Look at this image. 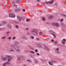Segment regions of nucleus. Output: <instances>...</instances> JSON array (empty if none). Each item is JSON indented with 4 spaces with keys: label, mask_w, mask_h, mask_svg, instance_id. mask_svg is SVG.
I'll return each mask as SVG.
<instances>
[{
    "label": "nucleus",
    "mask_w": 66,
    "mask_h": 66,
    "mask_svg": "<svg viewBox=\"0 0 66 66\" xmlns=\"http://www.w3.org/2000/svg\"><path fill=\"white\" fill-rule=\"evenodd\" d=\"M35 63H37L38 62V61L37 60H35Z\"/></svg>",
    "instance_id": "49"
},
{
    "label": "nucleus",
    "mask_w": 66,
    "mask_h": 66,
    "mask_svg": "<svg viewBox=\"0 0 66 66\" xmlns=\"http://www.w3.org/2000/svg\"><path fill=\"white\" fill-rule=\"evenodd\" d=\"M39 39L37 38H36V40H39Z\"/></svg>",
    "instance_id": "45"
},
{
    "label": "nucleus",
    "mask_w": 66,
    "mask_h": 66,
    "mask_svg": "<svg viewBox=\"0 0 66 66\" xmlns=\"http://www.w3.org/2000/svg\"><path fill=\"white\" fill-rule=\"evenodd\" d=\"M10 51H14L13 50H10Z\"/></svg>",
    "instance_id": "48"
},
{
    "label": "nucleus",
    "mask_w": 66,
    "mask_h": 66,
    "mask_svg": "<svg viewBox=\"0 0 66 66\" xmlns=\"http://www.w3.org/2000/svg\"><path fill=\"white\" fill-rule=\"evenodd\" d=\"M30 20H31L30 19H27L26 20V21H29Z\"/></svg>",
    "instance_id": "27"
},
{
    "label": "nucleus",
    "mask_w": 66,
    "mask_h": 66,
    "mask_svg": "<svg viewBox=\"0 0 66 66\" xmlns=\"http://www.w3.org/2000/svg\"><path fill=\"white\" fill-rule=\"evenodd\" d=\"M35 52H38V51L37 50H36L35 51Z\"/></svg>",
    "instance_id": "51"
},
{
    "label": "nucleus",
    "mask_w": 66,
    "mask_h": 66,
    "mask_svg": "<svg viewBox=\"0 0 66 66\" xmlns=\"http://www.w3.org/2000/svg\"><path fill=\"white\" fill-rule=\"evenodd\" d=\"M17 17L18 19L19 20V21H20L21 20V19H22V17H20L19 16H17Z\"/></svg>",
    "instance_id": "9"
},
{
    "label": "nucleus",
    "mask_w": 66,
    "mask_h": 66,
    "mask_svg": "<svg viewBox=\"0 0 66 66\" xmlns=\"http://www.w3.org/2000/svg\"><path fill=\"white\" fill-rule=\"evenodd\" d=\"M54 43V45H56L57 44V41H55Z\"/></svg>",
    "instance_id": "29"
},
{
    "label": "nucleus",
    "mask_w": 66,
    "mask_h": 66,
    "mask_svg": "<svg viewBox=\"0 0 66 66\" xmlns=\"http://www.w3.org/2000/svg\"><path fill=\"white\" fill-rule=\"evenodd\" d=\"M34 35H37V33H36L34 32Z\"/></svg>",
    "instance_id": "47"
},
{
    "label": "nucleus",
    "mask_w": 66,
    "mask_h": 66,
    "mask_svg": "<svg viewBox=\"0 0 66 66\" xmlns=\"http://www.w3.org/2000/svg\"><path fill=\"white\" fill-rule=\"evenodd\" d=\"M51 41L52 42H53V43L54 42V40H52Z\"/></svg>",
    "instance_id": "57"
},
{
    "label": "nucleus",
    "mask_w": 66,
    "mask_h": 66,
    "mask_svg": "<svg viewBox=\"0 0 66 66\" xmlns=\"http://www.w3.org/2000/svg\"><path fill=\"white\" fill-rule=\"evenodd\" d=\"M30 52H31V53H33V54L34 53V52H33L32 51H30Z\"/></svg>",
    "instance_id": "35"
},
{
    "label": "nucleus",
    "mask_w": 66,
    "mask_h": 66,
    "mask_svg": "<svg viewBox=\"0 0 66 66\" xmlns=\"http://www.w3.org/2000/svg\"><path fill=\"white\" fill-rule=\"evenodd\" d=\"M62 42H66V39H62Z\"/></svg>",
    "instance_id": "26"
},
{
    "label": "nucleus",
    "mask_w": 66,
    "mask_h": 66,
    "mask_svg": "<svg viewBox=\"0 0 66 66\" xmlns=\"http://www.w3.org/2000/svg\"><path fill=\"white\" fill-rule=\"evenodd\" d=\"M52 34V35H54V37L55 38L56 36L55 35H54V34Z\"/></svg>",
    "instance_id": "39"
},
{
    "label": "nucleus",
    "mask_w": 66,
    "mask_h": 66,
    "mask_svg": "<svg viewBox=\"0 0 66 66\" xmlns=\"http://www.w3.org/2000/svg\"><path fill=\"white\" fill-rule=\"evenodd\" d=\"M15 27H16V28H17V29H18V26L17 25Z\"/></svg>",
    "instance_id": "44"
},
{
    "label": "nucleus",
    "mask_w": 66,
    "mask_h": 66,
    "mask_svg": "<svg viewBox=\"0 0 66 66\" xmlns=\"http://www.w3.org/2000/svg\"><path fill=\"white\" fill-rule=\"evenodd\" d=\"M22 38L23 39H27V38L26 37H24L23 36L22 37Z\"/></svg>",
    "instance_id": "16"
},
{
    "label": "nucleus",
    "mask_w": 66,
    "mask_h": 66,
    "mask_svg": "<svg viewBox=\"0 0 66 66\" xmlns=\"http://www.w3.org/2000/svg\"><path fill=\"white\" fill-rule=\"evenodd\" d=\"M37 55H39V54L38 53H37Z\"/></svg>",
    "instance_id": "59"
},
{
    "label": "nucleus",
    "mask_w": 66,
    "mask_h": 66,
    "mask_svg": "<svg viewBox=\"0 0 66 66\" xmlns=\"http://www.w3.org/2000/svg\"><path fill=\"white\" fill-rule=\"evenodd\" d=\"M16 52H20V50H16Z\"/></svg>",
    "instance_id": "30"
},
{
    "label": "nucleus",
    "mask_w": 66,
    "mask_h": 66,
    "mask_svg": "<svg viewBox=\"0 0 66 66\" xmlns=\"http://www.w3.org/2000/svg\"><path fill=\"white\" fill-rule=\"evenodd\" d=\"M55 51L56 53H57V54H59L60 52H59V48H57L55 50Z\"/></svg>",
    "instance_id": "6"
},
{
    "label": "nucleus",
    "mask_w": 66,
    "mask_h": 66,
    "mask_svg": "<svg viewBox=\"0 0 66 66\" xmlns=\"http://www.w3.org/2000/svg\"><path fill=\"white\" fill-rule=\"evenodd\" d=\"M38 46L39 47V48H42V45H39V44H38Z\"/></svg>",
    "instance_id": "23"
},
{
    "label": "nucleus",
    "mask_w": 66,
    "mask_h": 66,
    "mask_svg": "<svg viewBox=\"0 0 66 66\" xmlns=\"http://www.w3.org/2000/svg\"><path fill=\"white\" fill-rule=\"evenodd\" d=\"M49 38H47L46 39H45V40H49Z\"/></svg>",
    "instance_id": "33"
},
{
    "label": "nucleus",
    "mask_w": 66,
    "mask_h": 66,
    "mask_svg": "<svg viewBox=\"0 0 66 66\" xmlns=\"http://www.w3.org/2000/svg\"><path fill=\"white\" fill-rule=\"evenodd\" d=\"M51 62L52 63H57L56 61H54L53 60H52Z\"/></svg>",
    "instance_id": "19"
},
{
    "label": "nucleus",
    "mask_w": 66,
    "mask_h": 66,
    "mask_svg": "<svg viewBox=\"0 0 66 66\" xmlns=\"http://www.w3.org/2000/svg\"><path fill=\"white\" fill-rule=\"evenodd\" d=\"M53 25L54 26H56L57 27H60V25H59V24L57 23H53Z\"/></svg>",
    "instance_id": "4"
},
{
    "label": "nucleus",
    "mask_w": 66,
    "mask_h": 66,
    "mask_svg": "<svg viewBox=\"0 0 66 66\" xmlns=\"http://www.w3.org/2000/svg\"><path fill=\"white\" fill-rule=\"evenodd\" d=\"M18 44V42H16V43H15V44L16 45H17V44Z\"/></svg>",
    "instance_id": "58"
},
{
    "label": "nucleus",
    "mask_w": 66,
    "mask_h": 66,
    "mask_svg": "<svg viewBox=\"0 0 66 66\" xmlns=\"http://www.w3.org/2000/svg\"><path fill=\"white\" fill-rule=\"evenodd\" d=\"M6 38V37L5 36H3L2 38H1V39L2 40V39H4L5 38Z\"/></svg>",
    "instance_id": "15"
},
{
    "label": "nucleus",
    "mask_w": 66,
    "mask_h": 66,
    "mask_svg": "<svg viewBox=\"0 0 66 66\" xmlns=\"http://www.w3.org/2000/svg\"><path fill=\"white\" fill-rule=\"evenodd\" d=\"M2 30V28H0V31H1Z\"/></svg>",
    "instance_id": "64"
},
{
    "label": "nucleus",
    "mask_w": 66,
    "mask_h": 66,
    "mask_svg": "<svg viewBox=\"0 0 66 66\" xmlns=\"http://www.w3.org/2000/svg\"><path fill=\"white\" fill-rule=\"evenodd\" d=\"M53 17V16L52 15H51L49 17V19H52Z\"/></svg>",
    "instance_id": "21"
},
{
    "label": "nucleus",
    "mask_w": 66,
    "mask_h": 66,
    "mask_svg": "<svg viewBox=\"0 0 66 66\" xmlns=\"http://www.w3.org/2000/svg\"><path fill=\"white\" fill-rule=\"evenodd\" d=\"M26 34L28 35H30V34L29 32L27 33Z\"/></svg>",
    "instance_id": "31"
},
{
    "label": "nucleus",
    "mask_w": 66,
    "mask_h": 66,
    "mask_svg": "<svg viewBox=\"0 0 66 66\" xmlns=\"http://www.w3.org/2000/svg\"><path fill=\"white\" fill-rule=\"evenodd\" d=\"M25 30H29V28H26L25 29Z\"/></svg>",
    "instance_id": "53"
},
{
    "label": "nucleus",
    "mask_w": 66,
    "mask_h": 66,
    "mask_svg": "<svg viewBox=\"0 0 66 66\" xmlns=\"http://www.w3.org/2000/svg\"><path fill=\"white\" fill-rule=\"evenodd\" d=\"M39 34L40 35H42V32H40Z\"/></svg>",
    "instance_id": "46"
},
{
    "label": "nucleus",
    "mask_w": 66,
    "mask_h": 66,
    "mask_svg": "<svg viewBox=\"0 0 66 66\" xmlns=\"http://www.w3.org/2000/svg\"><path fill=\"white\" fill-rule=\"evenodd\" d=\"M65 42H64V41H62V44H63V45H64V44H65Z\"/></svg>",
    "instance_id": "28"
},
{
    "label": "nucleus",
    "mask_w": 66,
    "mask_h": 66,
    "mask_svg": "<svg viewBox=\"0 0 66 66\" xmlns=\"http://www.w3.org/2000/svg\"><path fill=\"white\" fill-rule=\"evenodd\" d=\"M27 61L29 62H31V61L29 60H27Z\"/></svg>",
    "instance_id": "32"
},
{
    "label": "nucleus",
    "mask_w": 66,
    "mask_h": 66,
    "mask_svg": "<svg viewBox=\"0 0 66 66\" xmlns=\"http://www.w3.org/2000/svg\"><path fill=\"white\" fill-rule=\"evenodd\" d=\"M8 39H11V37H9L8 38Z\"/></svg>",
    "instance_id": "55"
},
{
    "label": "nucleus",
    "mask_w": 66,
    "mask_h": 66,
    "mask_svg": "<svg viewBox=\"0 0 66 66\" xmlns=\"http://www.w3.org/2000/svg\"><path fill=\"white\" fill-rule=\"evenodd\" d=\"M22 19L23 20H24V18H22Z\"/></svg>",
    "instance_id": "63"
},
{
    "label": "nucleus",
    "mask_w": 66,
    "mask_h": 66,
    "mask_svg": "<svg viewBox=\"0 0 66 66\" xmlns=\"http://www.w3.org/2000/svg\"><path fill=\"white\" fill-rule=\"evenodd\" d=\"M9 15L10 17H15V15L13 13L9 14Z\"/></svg>",
    "instance_id": "2"
},
{
    "label": "nucleus",
    "mask_w": 66,
    "mask_h": 66,
    "mask_svg": "<svg viewBox=\"0 0 66 66\" xmlns=\"http://www.w3.org/2000/svg\"><path fill=\"white\" fill-rule=\"evenodd\" d=\"M61 25L62 26H64V24L63 23H61Z\"/></svg>",
    "instance_id": "40"
},
{
    "label": "nucleus",
    "mask_w": 66,
    "mask_h": 66,
    "mask_svg": "<svg viewBox=\"0 0 66 66\" xmlns=\"http://www.w3.org/2000/svg\"><path fill=\"white\" fill-rule=\"evenodd\" d=\"M7 26L9 28H12V26L10 24H8Z\"/></svg>",
    "instance_id": "13"
},
{
    "label": "nucleus",
    "mask_w": 66,
    "mask_h": 66,
    "mask_svg": "<svg viewBox=\"0 0 66 66\" xmlns=\"http://www.w3.org/2000/svg\"><path fill=\"white\" fill-rule=\"evenodd\" d=\"M6 23V22L5 21H3L2 22V24H5V23Z\"/></svg>",
    "instance_id": "17"
},
{
    "label": "nucleus",
    "mask_w": 66,
    "mask_h": 66,
    "mask_svg": "<svg viewBox=\"0 0 66 66\" xmlns=\"http://www.w3.org/2000/svg\"><path fill=\"white\" fill-rule=\"evenodd\" d=\"M22 11H23V12H25V9H23L22 10Z\"/></svg>",
    "instance_id": "56"
},
{
    "label": "nucleus",
    "mask_w": 66,
    "mask_h": 66,
    "mask_svg": "<svg viewBox=\"0 0 66 66\" xmlns=\"http://www.w3.org/2000/svg\"><path fill=\"white\" fill-rule=\"evenodd\" d=\"M45 49L46 50H47V51H49V49L48 48V47H47L46 46L45 47Z\"/></svg>",
    "instance_id": "14"
},
{
    "label": "nucleus",
    "mask_w": 66,
    "mask_h": 66,
    "mask_svg": "<svg viewBox=\"0 0 66 66\" xmlns=\"http://www.w3.org/2000/svg\"><path fill=\"white\" fill-rule=\"evenodd\" d=\"M38 2H39L40 1V0H37Z\"/></svg>",
    "instance_id": "61"
},
{
    "label": "nucleus",
    "mask_w": 66,
    "mask_h": 66,
    "mask_svg": "<svg viewBox=\"0 0 66 66\" xmlns=\"http://www.w3.org/2000/svg\"><path fill=\"white\" fill-rule=\"evenodd\" d=\"M16 2L18 3H19L20 2V0H16Z\"/></svg>",
    "instance_id": "22"
},
{
    "label": "nucleus",
    "mask_w": 66,
    "mask_h": 66,
    "mask_svg": "<svg viewBox=\"0 0 66 66\" xmlns=\"http://www.w3.org/2000/svg\"><path fill=\"white\" fill-rule=\"evenodd\" d=\"M14 50H18L19 49V47L18 46H14Z\"/></svg>",
    "instance_id": "8"
},
{
    "label": "nucleus",
    "mask_w": 66,
    "mask_h": 66,
    "mask_svg": "<svg viewBox=\"0 0 66 66\" xmlns=\"http://www.w3.org/2000/svg\"><path fill=\"white\" fill-rule=\"evenodd\" d=\"M60 14L62 15V16H64V17H66V15H65V14H63V13H61Z\"/></svg>",
    "instance_id": "12"
},
{
    "label": "nucleus",
    "mask_w": 66,
    "mask_h": 66,
    "mask_svg": "<svg viewBox=\"0 0 66 66\" xmlns=\"http://www.w3.org/2000/svg\"><path fill=\"white\" fill-rule=\"evenodd\" d=\"M30 32L32 34H34V32L33 30H31L30 31Z\"/></svg>",
    "instance_id": "11"
},
{
    "label": "nucleus",
    "mask_w": 66,
    "mask_h": 66,
    "mask_svg": "<svg viewBox=\"0 0 66 66\" xmlns=\"http://www.w3.org/2000/svg\"><path fill=\"white\" fill-rule=\"evenodd\" d=\"M42 19L43 20V21H44V20H45V18L44 17H43Z\"/></svg>",
    "instance_id": "41"
},
{
    "label": "nucleus",
    "mask_w": 66,
    "mask_h": 66,
    "mask_svg": "<svg viewBox=\"0 0 66 66\" xmlns=\"http://www.w3.org/2000/svg\"><path fill=\"white\" fill-rule=\"evenodd\" d=\"M63 20V19H62L60 20V21H62Z\"/></svg>",
    "instance_id": "54"
},
{
    "label": "nucleus",
    "mask_w": 66,
    "mask_h": 66,
    "mask_svg": "<svg viewBox=\"0 0 66 66\" xmlns=\"http://www.w3.org/2000/svg\"><path fill=\"white\" fill-rule=\"evenodd\" d=\"M15 48V46L14 45H11L10 46V49H14Z\"/></svg>",
    "instance_id": "7"
},
{
    "label": "nucleus",
    "mask_w": 66,
    "mask_h": 66,
    "mask_svg": "<svg viewBox=\"0 0 66 66\" xmlns=\"http://www.w3.org/2000/svg\"><path fill=\"white\" fill-rule=\"evenodd\" d=\"M11 3L13 6H14L15 7H17V5L15 4V1L12 2Z\"/></svg>",
    "instance_id": "3"
},
{
    "label": "nucleus",
    "mask_w": 66,
    "mask_h": 66,
    "mask_svg": "<svg viewBox=\"0 0 66 66\" xmlns=\"http://www.w3.org/2000/svg\"><path fill=\"white\" fill-rule=\"evenodd\" d=\"M30 48L31 49H32V50L33 49V48Z\"/></svg>",
    "instance_id": "62"
},
{
    "label": "nucleus",
    "mask_w": 66,
    "mask_h": 66,
    "mask_svg": "<svg viewBox=\"0 0 66 66\" xmlns=\"http://www.w3.org/2000/svg\"><path fill=\"white\" fill-rule=\"evenodd\" d=\"M17 12H19V11H20V9H17Z\"/></svg>",
    "instance_id": "34"
},
{
    "label": "nucleus",
    "mask_w": 66,
    "mask_h": 66,
    "mask_svg": "<svg viewBox=\"0 0 66 66\" xmlns=\"http://www.w3.org/2000/svg\"><path fill=\"white\" fill-rule=\"evenodd\" d=\"M49 32H50L51 33H54V31L52 30H50L49 31Z\"/></svg>",
    "instance_id": "25"
},
{
    "label": "nucleus",
    "mask_w": 66,
    "mask_h": 66,
    "mask_svg": "<svg viewBox=\"0 0 66 66\" xmlns=\"http://www.w3.org/2000/svg\"><path fill=\"white\" fill-rule=\"evenodd\" d=\"M48 63L50 64V65H51V66H52V65H53V64H52V63L51 62L49 61Z\"/></svg>",
    "instance_id": "20"
},
{
    "label": "nucleus",
    "mask_w": 66,
    "mask_h": 66,
    "mask_svg": "<svg viewBox=\"0 0 66 66\" xmlns=\"http://www.w3.org/2000/svg\"><path fill=\"white\" fill-rule=\"evenodd\" d=\"M7 58H8V62L6 63V64H10V62H10L12 59V57L10 55H6L5 57H4L3 58V60H4V61H5Z\"/></svg>",
    "instance_id": "1"
},
{
    "label": "nucleus",
    "mask_w": 66,
    "mask_h": 66,
    "mask_svg": "<svg viewBox=\"0 0 66 66\" xmlns=\"http://www.w3.org/2000/svg\"><path fill=\"white\" fill-rule=\"evenodd\" d=\"M54 2V0H52V1L50 2V4H51L52 3H53Z\"/></svg>",
    "instance_id": "24"
},
{
    "label": "nucleus",
    "mask_w": 66,
    "mask_h": 66,
    "mask_svg": "<svg viewBox=\"0 0 66 66\" xmlns=\"http://www.w3.org/2000/svg\"><path fill=\"white\" fill-rule=\"evenodd\" d=\"M31 38H32V39H33L34 38V37H33V36H32L31 37Z\"/></svg>",
    "instance_id": "50"
},
{
    "label": "nucleus",
    "mask_w": 66,
    "mask_h": 66,
    "mask_svg": "<svg viewBox=\"0 0 66 66\" xmlns=\"http://www.w3.org/2000/svg\"><path fill=\"white\" fill-rule=\"evenodd\" d=\"M33 30H34V33H35V32H37L38 31L37 29H33Z\"/></svg>",
    "instance_id": "18"
},
{
    "label": "nucleus",
    "mask_w": 66,
    "mask_h": 66,
    "mask_svg": "<svg viewBox=\"0 0 66 66\" xmlns=\"http://www.w3.org/2000/svg\"><path fill=\"white\" fill-rule=\"evenodd\" d=\"M29 56L31 57H32V58H34L35 57V56L31 54H30L29 55Z\"/></svg>",
    "instance_id": "10"
},
{
    "label": "nucleus",
    "mask_w": 66,
    "mask_h": 66,
    "mask_svg": "<svg viewBox=\"0 0 66 66\" xmlns=\"http://www.w3.org/2000/svg\"><path fill=\"white\" fill-rule=\"evenodd\" d=\"M10 31H7V32H6V34H9V33H10Z\"/></svg>",
    "instance_id": "37"
},
{
    "label": "nucleus",
    "mask_w": 66,
    "mask_h": 66,
    "mask_svg": "<svg viewBox=\"0 0 66 66\" xmlns=\"http://www.w3.org/2000/svg\"><path fill=\"white\" fill-rule=\"evenodd\" d=\"M50 2H47L46 3V4H48L49 3H50Z\"/></svg>",
    "instance_id": "52"
},
{
    "label": "nucleus",
    "mask_w": 66,
    "mask_h": 66,
    "mask_svg": "<svg viewBox=\"0 0 66 66\" xmlns=\"http://www.w3.org/2000/svg\"><path fill=\"white\" fill-rule=\"evenodd\" d=\"M16 38V37H13L12 38V39L14 40Z\"/></svg>",
    "instance_id": "36"
},
{
    "label": "nucleus",
    "mask_w": 66,
    "mask_h": 66,
    "mask_svg": "<svg viewBox=\"0 0 66 66\" xmlns=\"http://www.w3.org/2000/svg\"><path fill=\"white\" fill-rule=\"evenodd\" d=\"M14 12H17V9H15L14 10Z\"/></svg>",
    "instance_id": "42"
},
{
    "label": "nucleus",
    "mask_w": 66,
    "mask_h": 66,
    "mask_svg": "<svg viewBox=\"0 0 66 66\" xmlns=\"http://www.w3.org/2000/svg\"><path fill=\"white\" fill-rule=\"evenodd\" d=\"M13 22H15V23H17V22L16 21H13Z\"/></svg>",
    "instance_id": "60"
},
{
    "label": "nucleus",
    "mask_w": 66,
    "mask_h": 66,
    "mask_svg": "<svg viewBox=\"0 0 66 66\" xmlns=\"http://www.w3.org/2000/svg\"><path fill=\"white\" fill-rule=\"evenodd\" d=\"M41 61L42 62H44L45 61V60L43 59H42L41 60Z\"/></svg>",
    "instance_id": "38"
},
{
    "label": "nucleus",
    "mask_w": 66,
    "mask_h": 66,
    "mask_svg": "<svg viewBox=\"0 0 66 66\" xmlns=\"http://www.w3.org/2000/svg\"><path fill=\"white\" fill-rule=\"evenodd\" d=\"M24 58V57L22 56H18V58H17V60H21L22 59H23Z\"/></svg>",
    "instance_id": "5"
},
{
    "label": "nucleus",
    "mask_w": 66,
    "mask_h": 66,
    "mask_svg": "<svg viewBox=\"0 0 66 66\" xmlns=\"http://www.w3.org/2000/svg\"><path fill=\"white\" fill-rule=\"evenodd\" d=\"M5 63H4L3 64V66H5Z\"/></svg>",
    "instance_id": "43"
}]
</instances>
